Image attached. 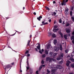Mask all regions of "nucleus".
I'll use <instances>...</instances> for the list:
<instances>
[{"mask_svg":"<svg viewBox=\"0 0 74 74\" xmlns=\"http://www.w3.org/2000/svg\"><path fill=\"white\" fill-rule=\"evenodd\" d=\"M37 48H38V49H39V52L40 53H41V54H42V52H41V49H40V45L38 44V46L37 47Z\"/></svg>","mask_w":74,"mask_h":74,"instance_id":"obj_1","label":"nucleus"},{"mask_svg":"<svg viewBox=\"0 0 74 74\" xmlns=\"http://www.w3.org/2000/svg\"><path fill=\"white\" fill-rule=\"evenodd\" d=\"M27 66L26 67L27 68V70H29V69H30V66L29 65V61H27Z\"/></svg>","mask_w":74,"mask_h":74,"instance_id":"obj_2","label":"nucleus"},{"mask_svg":"<svg viewBox=\"0 0 74 74\" xmlns=\"http://www.w3.org/2000/svg\"><path fill=\"white\" fill-rule=\"evenodd\" d=\"M55 68H51V72L53 73H55V72L56 71L55 70H57L56 68V67H55Z\"/></svg>","mask_w":74,"mask_h":74,"instance_id":"obj_3","label":"nucleus"},{"mask_svg":"<svg viewBox=\"0 0 74 74\" xmlns=\"http://www.w3.org/2000/svg\"><path fill=\"white\" fill-rule=\"evenodd\" d=\"M52 58H51L49 57H48L46 59V60L47 62L49 61V62H51V61L52 60Z\"/></svg>","mask_w":74,"mask_h":74,"instance_id":"obj_4","label":"nucleus"},{"mask_svg":"<svg viewBox=\"0 0 74 74\" xmlns=\"http://www.w3.org/2000/svg\"><path fill=\"white\" fill-rule=\"evenodd\" d=\"M56 68L57 69H62V66L60 65H57V66Z\"/></svg>","mask_w":74,"mask_h":74,"instance_id":"obj_5","label":"nucleus"},{"mask_svg":"<svg viewBox=\"0 0 74 74\" xmlns=\"http://www.w3.org/2000/svg\"><path fill=\"white\" fill-rule=\"evenodd\" d=\"M63 1H62V3H61V4L62 5H66V1L65 0H63Z\"/></svg>","mask_w":74,"mask_h":74,"instance_id":"obj_6","label":"nucleus"},{"mask_svg":"<svg viewBox=\"0 0 74 74\" xmlns=\"http://www.w3.org/2000/svg\"><path fill=\"white\" fill-rule=\"evenodd\" d=\"M54 49L57 52V51H59V48L58 47H57L56 46H55L54 47Z\"/></svg>","mask_w":74,"mask_h":74,"instance_id":"obj_7","label":"nucleus"},{"mask_svg":"<svg viewBox=\"0 0 74 74\" xmlns=\"http://www.w3.org/2000/svg\"><path fill=\"white\" fill-rule=\"evenodd\" d=\"M51 47V45L50 44L48 43L46 47H47V49H49Z\"/></svg>","mask_w":74,"mask_h":74,"instance_id":"obj_8","label":"nucleus"},{"mask_svg":"<svg viewBox=\"0 0 74 74\" xmlns=\"http://www.w3.org/2000/svg\"><path fill=\"white\" fill-rule=\"evenodd\" d=\"M71 40H73L72 41V43L73 44H74V36L73 35L71 37Z\"/></svg>","mask_w":74,"mask_h":74,"instance_id":"obj_9","label":"nucleus"},{"mask_svg":"<svg viewBox=\"0 0 74 74\" xmlns=\"http://www.w3.org/2000/svg\"><path fill=\"white\" fill-rule=\"evenodd\" d=\"M70 63H71V62H70V61H69V60H68L67 61L66 63V64L67 66H69V64Z\"/></svg>","mask_w":74,"mask_h":74,"instance_id":"obj_10","label":"nucleus"},{"mask_svg":"<svg viewBox=\"0 0 74 74\" xmlns=\"http://www.w3.org/2000/svg\"><path fill=\"white\" fill-rule=\"evenodd\" d=\"M59 28H57V29H56V28H54L53 29V32H58V30H59Z\"/></svg>","mask_w":74,"mask_h":74,"instance_id":"obj_11","label":"nucleus"},{"mask_svg":"<svg viewBox=\"0 0 74 74\" xmlns=\"http://www.w3.org/2000/svg\"><path fill=\"white\" fill-rule=\"evenodd\" d=\"M68 11H69V9H67L65 11V14L66 15H68L69 12H68Z\"/></svg>","mask_w":74,"mask_h":74,"instance_id":"obj_12","label":"nucleus"},{"mask_svg":"<svg viewBox=\"0 0 74 74\" xmlns=\"http://www.w3.org/2000/svg\"><path fill=\"white\" fill-rule=\"evenodd\" d=\"M53 54V53L52 52H50L49 53V56L50 57H52V55Z\"/></svg>","mask_w":74,"mask_h":74,"instance_id":"obj_13","label":"nucleus"},{"mask_svg":"<svg viewBox=\"0 0 74 74\" xmlns=\"http://www.w3.org/2000/svg\"><path fill=\"white\" fill-rule=\"evenodd\" d=\"M58 53H55L53 54V58H55L56 56Z\"/></svg>","mask_w":74,"mask_h":74,"instance_id":"obj_14","label":"nucleus"},{"mask_svg":"<svg viewBox=\"0 0 74 74\" xmlns=\"http://www.w3.org/2000/svg\"><path fill=\"white\" fill-rule=\"evenodd\" d=\"M42 18V16H40L38 17H37V19L38 20V21H40L41 20V18Z\"/></svg>","mask_w":74,"mask_h":74,"instance_id":"obj_15","label":"nucleus"},{"mask_svg":"<svg viewBox=\"0 0 74 74\" xmlns=\"http://www.w3.org/2000/svg\"><path fill=\"white\" fill-rule=\"evenodd\" d=\"M66 32H67V33H70V30L69 29H66Z\"/></svg>","mask_w":74,"mask_h":74,"instance_id":"obj_16","label":"nucleus"},{"mask_svg":"<svg viewBox=\"0 0 74 74\" xmlns=\"http://www.w3.org/2000/svg\"><path fill=\"white\" fill-rule=\"evenodd\" d=\"M53 43L54 44H55H55H56V43H57V40H56L55 39L54 40Z\"/></svg>","mask_w":74,"mask_h":74,"instance_id":"obj_17","label":"nucleus"},{"mask_svg":"<svg viewBox=\"0 0 74 74\" xmlns=\"http://www.w3.org/2000/svg\"><path fill=\"white\" fill-rule=\"evenodd\" d=\"M51 36L53 38H55V37H56V35H55V34H52L51 35Z\"/></svg>","mask_w":74,"mask_h":74,"instance_id":"obj_18","label":"nucleus"},{"mask_svg":"<svg viewBox=\"0 0 74 74\" xmlns=\"http://www.w3.org/2000/svg\"><path fill=\"white\" fill-rule=\"evenodd\" d=\"M12 67V66H11V65H8L7 66V68L8 69H9V68H11V67Z\"/></svg>","mask_w":74,"mask_h":74,"instance_id":"obj_19","label":"nucleus"},{"mask_svg":"<svg viewBox=\"0 0 74 74\" xmlns=\"http://www.w3.org/2000/svg\"><path fill=\"white\" fill-rule=\"evenodd\" d=\"M60 58H61L60 56L59 57H57L56 58L57 60H60Z\"/></svg>","mask_w":74,"mask_h":74,"instance_id":"obj_20","label":"nucleus"},{"mask_svg":"<svg viewBox=\"0 0 74 74\" xmlns=\"http://www.w3.org/2000/svg\"><path fill=\"white\" fill-rule=\"evenodd\" d=\"M45 53L46 55H48V51H47V50H45Z\"/></svg>","mask_w":74,"mask_h":74,"instance_id":"obj_21","label":"nucleus"},{"mask_svg":"<svg viewBox=\"0 0 74 74\" xmlns=\"http://www.w3.org/2000/svg\"><path fill=\"white\" fill-rule=\"evenodd\" d=\"M72 62H74V59L73 58H71V59L70 60Z\"/></svg>","mask_w":74,"mask_h":74,"instance_id":"obj_22","label":"nucleus"},{"mask_svg":"<svg viewBox=\"0 0 74 74\" xmlns=\"http://www.w3.org/2000/svg\"><path fill=\"white\" fill-rule=\"evenodd\" d=\"M42 65H41L39 69V71H40L42 69Z\"/></svg>","mask_w":74,"mask_h":74,"instance_id":"obj_23","label":"nucleus"},{"mask_svg":"<svg viewBox=\"0 0 74 74\" xmlns=\"http://www.w3.org/2000/svg\"><path fill=\"white\" fill-rule=\"evenodd\" d=\"M63 63V61H60L59 62V63L60 64H62V63Z\"/></svg>","mask_w":74,"mask_h":74,"instance_id":"obj_24","label":"nucleus"},{"mask_svg":"<svg viewBox=\"0 0 74 74\" xmlns=\"http://www.w3.org/2000/svg\"><path fill=\"white\" fill-rule=\"evenodd\" d=\"M61 58H63V53H61L60 56Z\"/></svg>","mask_w":74,"mask_h":74,"instance_id":"obj_25","label":"nucleus"},{"mask_svg":"<svg viewBox=\"0 0 74 74\" xmlns=\"http://www.w3.org/2000/svg\"><path fill=\"white\" fill-rule=\"evenodd\" d=\"M67 58L68 59H69V60H70V59H71V58H70V56H68L67 57Z\"/></svg>","mask_w":74,"mask_h":74,"instance_id":"obj_26","label":"nucleus"},{"mask_svg":"<svg viewBox=\"0 0 74 74\" xmlns=\"http://www.w3.org/2000/svg\"><path fill=\"white\" fill-rule=\"evenodd\" d=\"M71 66L72 68H74V63L71 64Z\"/></svg>","mask_w":74,"mask_h":74,"instance_id":"obj_27","label":"nucleus"},{"mask_svg":"<svg viewBox=\"0 0 74 74\" xmlns=\"http://www.w3.org/2000/svg\"><path fill=\"white\" fill-rule=\"evenodd\" d=\"M64 38H65V39H66V40H67V36H66V35H64Z\"/></svg>","mask_w":74,"mask_h":74,"instance_id":"obj_28","label":"nucleus"},{"mask_svg":"<svg viewBox=\"0 0 74 74\" xmlns=\"http://www.w3.org/2000/svg\"><path fill=\"white\" fill-rule=\"evenodd\" d=\"M59 34H60L62 37H63V35L62 34V33H61V32H59Z\"/></svg>","mask_w":74,"mask_h":74,"instance_id":"obj_29","label":"nucleus"},{"mask_svg":"<svg viewBox=\"0 0 74 74\" xmlns=\"http://www.w3.org/2000/svg\"><path fill=\"white\" fill-rule=\"evenodd\" d=\"M60 49L61 51H62V45L60 46Z\"/></svg>","mask_w":74,"mask_h":74,"instance_id":"obj_30","label":"nucleus"},{"mask_svg":"<svg viewBox=\"0 0 74 74\" xmlns=\"http://www.w3.org/2000/svg\"><path fill=\"white\" fill-rule=\"evenodd\" d=\"M71 18L73 20V22H74V15L73 17H72Z\"/></svg>","mask_w":74,"mask_h":74,"instance_id":"obj_31","label":"nucleus"},{"mask_svg":"<svg viewBox=\"0 0 74 74\" xmlns=\"http://www.w3.org/2000/svg\"><path fill=\"white\" fill-rule=\"evenodd\" d=\"M52 60H53V61H54V62H56V60H55V59H53V58H52Z\"/></svg>","mask_w":74,"mask_h":74,"instance_id":"obj_32","label":"nucleus"},{"mask_svg":"<svg viewBox=\"0 0 74 74\" xmlns=\"http://www.w3.org/2000/svg\"><path fill=\"white\" fill-rule=\"evenodd\" d=\"M46 8L47 9V10H50V9H49V8L48 7H46Z\"/></svg>","mask_w":74,"mask_h":74,"instance_id":"obj_33","label":"nucleus"},{"mask_svg":"<svg viewBox=\"0 0 74 74\" xmlns=\"http://www.w3.org/2000/svg\"><path fill=\"white\" fill-rule=\"evenodd\" d=\"M72 14H73V12H72V11H71L70 12V15L71 16H72Z\"/></svg>","mask_w":74,"mask_h":74,"instance_id":"obj_34","label":"nucleus"},{"mask_svg":"<svg viewBox=\"0 0 74 74\" xmlns=\"http://www.w3.org/2000/svg\"><path fill=\"white\" fill-rule=\"evenodd\" d=\"M65 53H67L69 52V51L68 50H65Z\"/></svg>","mask_w":74,"mask_h":74,"instance_id":"obj_35","label":"nucleus"},{"mask_svg":"<svg viewBox=\"0 0 74 74\" xmlns=\"http://www.w3.org/2000/svg\"><path fill=\"white\" fill-rule=\"evenodd\" d=\"M29 53V51L27 50L26 51L25 53H26V54H27V53Z\"/></svg>","mask_w":74,"mask_h":74,"instance_id":"obj_36","label":"nucleus"},{"mask_svg":"<svg viewBox=\"0 0 74 74\" xmlns=\"http://www.w3.org/2000/svg\"><path fill=\"white\" fill-rule=\"evenodd\" d=\"M45 54H43L42 55V58H45Z\"/></svg>","mask_w":74,"mask_h":74,"instance_id":"obj_37","label":"nucleus"},{"mask_svg":"<svg viewBox=\"0 0 74 74\" xmlns=\"http://www.w3.org/2000/svg\"><path fill=\"white\" fill-rule=\"evenodd\" d=\"M41 63H42V64H44V60H42V61Z\"/></svg>","mask_w":74,"mask_h":74,"instance_id":"obj_38","label":"nucleus"},{"mask_svg":"<svg viewBox=\"0 0 74 74\" xmlns=\"http://www.w3.org/2000/svg\"><path fill=\"white\" fill-rule=\"evenodd\" d=\"M69 25H70V24H69V23H67V24L66 25V27L69 26Z\"/></svg>","mask_w":74,"mask_h":74,"instance_id":"obj_39","label":"nucleus"},{"mask_svg":"<svg viewBox=\"0 0 74 74\" xmlns=\"http://www.w3.org/2000/svg\"><path fill=\"white\" fill-rule=\"evenodd\" d=\"M29 44H30V40H29L27 44V45H29Z\"/></svg>","mask_w":74,"mask_h":74,"instance_id":"obj_40","label":"nucleus"},{"mask_svg":"<svg viewBox=\"0 0 74 74\" xmlns=\"http://www.w3.org/2000/svg\"><path fill=\"white\" fill-rule=\"evenodd\" d=\"M42 24H43V25H44V24H45V23L44 21H42Z\"/></svg>","mask_w":74,"mask_h":74,"instance_id":"obj_41","label":"nucleus"},{"mask_svg":"<svg viewBox=\"0 0 74 74\" xmlns=\"http://www.w3.org/2000/svg\"><path fill=\"white\" fill-rule=\"evenodd\" d=\"M59 23H62V20L61 19H60L59 20Z\"/></svg>","mask_w":74,"mask_h":74,"instance_id":"obj_42","label":"nucleus"},{"mask_svg":"<svg viewBox=\"0 0 74 74\" xmlns=\"http://www.w3.org/2000/svg\"><path fill=\"white\" fill-rule=\"evenodd\" d=\"M54 28H57V27H58V26H56V25H55L54 26Z\"/></svg>","mask_w":74,"mask_h":74,"instance_id":"obj_43","label":"nucleus"},{"mask_svg":"<svg viewBox=\"0 0 74 74\" xmlns=\"http://www.w3.org/2000/svg\"><path fill=\"white\" fill-rule=\"evenodd\" d=\"M47 71L48 73H50V71H49L48 70H47Z\"/></svg>","mask_w":74,"mask_h":74,"instance_id":"obj_44","label":"nucleus"},{"mask_svg":"<svg viewBox=\"0 0 74 74\" xmlns=\"http://www.w3.org/2000/svg\"><path fill=\"white\" fill-rule=\"evenodd\" d=\"M47 24H48V23L47 22L45 23L44 24V25H47Z\"/></svg>","mask_w":74,"mask_h":74,"instance_id":"obj_45","label":"nucleus"},{"mask_svg":"<svg viewBox=\"0 0 74 74\" xmlns=\"http://www.w3.org/2000/svg\"><path fill=\"white\" fill-rule=\"evenodd\" d=\"M53 13L54 15H56V12H54Z\"/></svg>","mask_w":74,"mask_h":74,"instance_id":"obj_46","label":"nucleus"},{"mask_svg":"<svg viewBox=\"0 0 74 74\" xmlns=\"http://www.w3.org/2000/svg\"><path fill=\"white\" fill-rule=\"evenodd\" d=\"M36 74H38V71H37L36 72Z\"/></svg>","mask_w":74,"mask_h":74,"instance_id":"obj_47","label":"nucleus"},{"mask_svg":"<svg viewBox=\"0 0 74 74\" xmlns=\"http://www.w3.org/2000/svg\"><path fill=\"white\" fill-rule=\"evenodd\" d=\"M44 49H42V50H41V51L42 52H44Z\"/></svg>","mask_w":74,"mask_h":74,"instance_id":"obj_48","label":"nucleus"},{"mask_svg":"<svg viewBox=\"0 0 74 74\" xmlns=\"http://www.w3.org/2000/svg\"><path fill=\"white\" fill-rule=\"evenodd\" d=\"M49 22H51V19H50L49 20Z\"/></svg>","mask_w":74,"mask_h":74,"instance_id":"obj_49","label":"nucleus"},{"mask_svg":"<svg viewBox=\"0 0 74 74\" xmlns=\"http://www.w3.org/2000/svg\"><path fill=\"white\" fill-rule=\"evenodd\" d=\"M41 66H42V67H45V65H42Z\"/></svg>","mask_w":74,"mask_h":74,"instance_id":"obj_50","label":"nucleus"},{"mask_svg":"<svg viewBox=\"0 0 74 74\" xmlns=\"http://www.w3.org/2000/svg\"><path fill=\"white\" fill-rule=\"evenodd\" d=\"M56 23V21L55 20L54 21V24H55V23Z\"/></svg>","mask_w":74,"mask_h":74,"instance_id":"obj_51","label":"nucleus"},{"mask_svg":"<svg viewBox=\"0 0 74 74\" xmlns=\"http://www.w3.org/2000/svg\"><path fill=\"white\" fill-rule=\"evenodd\" d=\"M74 53V51L72 53V56H74V55H73V53Z\"/></svg>","mask_w":74,"mask_h":74,"instance_id":"obj_52","label":"nucleus"},{"mask_svg":"<svg viewBox=\"0 0 74 74\" xmlns=\"http://www.w3.org/2000/svg\"><path fill=\"white\" fill-rule=\"evenodd\" d=\"M53 3L54 4H55L56 2H55V1H53Z\"/></svg>","mask_w":74,"mask_h":74,"instance_id":"obj_53","label":"nucleus"},{"mask_svg":"<svg viewBox=\"0 0 74 74\" xmlns=\"http://www.w3.org/2000/svg\"><path fill=\"white\" fill-rule=\"evenodd\" d=\"M72 34L73 35H74V31L73 32V33H72Z\"/></svg>","mask_w":74,"mask_h":74,"instance_id":"obj_54","label":"nucleus"},{"mask_svg":"<svg viewBox=\"0 0 74 74\" xmlns=\"http://www.w3.org/2000/svg\"><path fill=\"white\" fill-rule=\"evenodd\" d=\"M34 15H36V13L35 12H34Z\"/></svg>","mask_w":74,"mask_h":74,"instance_id":"obj_55","label":"nucleus"},{"mask_svg":"<svg viewBox=\"0 0 74 74\" xmlns=\"http://www.w3.org/2000/svg\"><path fill=\"white\" fill-rule=\"evenodd\" d=\"M27 56H30V54H28L27 55Z\"/></svg>","mask_w":74,"mask_h":74,"instance_id":"obj_56","label":"nucleus"},{"mask_svg":"<svg viewBox=\"0 0 74 74\" xmlns=\"http://www.w3.org/2000/svg\"><path fill=\"white\" fill-rule=\"evenodd\" d=\"M35 49L36 51H37V48H36Z\"/></svg>","mask_w":74,"mask_h":74,"instance_id":"obj_57","label":"nucleus"},{"mask_svg":"<svg viewBox=\"0 0 74 74\" xmlns=\"http://www.w3.org/2000/svg\"><path fill=\"white\" fill-rule=\"evenodd\" d=\"M14 62H13L11 64L12 65H14Z\"/></svg>","mask_w":74,"mask_h":74,"instance_id":"obj_58","label":"nucleus"},{"mask_svg":"<svg viewBox=\"0 0 74 74\" xmlns=\"http://www.w3.org/2000/svg\"><path fill=\"white\" fill-rule=\"evenodd\" d=\"M32 35H31L30 36V38H31L32 37Z\"/></svg>","mask_w":74,"mask_h":74,"instance_id":"obj_59","label":"nucleus"},{"mask_svg":"<svg viewBox=\"0 0 74 74\" xmlns=\"http://www.w3.org/2000/svg\"><path fill=\"white\" fill-rule=\"evenodd\" d=\"M73 7H72V8H71V10H73Z\"/></svg>","mask_w":74,"mask_h":74,"instance_id":"obj_60","label":"nucleus"},{"mask_svg":"<svg viewBox=\"0 0 74 74\" xmlns=\"http://www.w3.org/2000/svg\"><path fill=\"white\" fill-rule=\"evenodd\" d=\"M68 0H66V2H67L68 1Z\"/></svg>","mask_w":74,"mask_h":74,"instance_id":"obj_61","label":"nucleus"},{"mask_svg":"<svg viewBox=\"0 0 74 74\" xmlns=\"http://www.w3.org/2000/svg\"><path fill=\"white\" fill-rule=\"evenodd\" d=\"M25 8L24 7H23V10H25Z\"/></svg>","mask_w":74,"mask_h":74,"instance_id":"obj_62","label":"nucleus"},{"mask_svg":"<svg viewBox=\"0 0 74 74\" xmlns=\"http://www.w3.org/2000/svg\"><path fill=\"white\" fill-rule=\"evenodd\" d=\"M73 73H69V74H73Z\"/></svg>","mask_w":74,"mask_h":74,"instance_id":"obj_63","label":"nucleus"},{"mask_svg":"<svg viewBox=\"0 0 74 74\" xmlns=\"http://www.w3.org/2000/svg\"><path fill=\"white\" fill-rule=\"evenodd\" d=\"M54 74H58V73H54Z\"/></svg>","mask_w":74,"mask_h":74,"instance_id":"obj_64","label":"nucleus"}]
</instances>
